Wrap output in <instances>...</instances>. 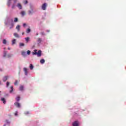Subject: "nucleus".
<instances>
[{
    "label": "nucleus",
    "mask_w": 126,
    "mask_h": 126,
    "mask_svg": "<svg viewBox=\"0 0 126 126\" xmlns=\"http://www.w3.org/2000/svg\"><path fill=\"white\" fill-rule=\"evenodd\" d=\"M14 36L15 37H16V38H19V35H18V34H17V33H14Z\"/></svg>",
    "instance_id": "12"
},
{
    "label": "nucleus",
    "mask_w": 126,
    "mask_h": 126,
    "mask_svg": "<svg viewBox=\"0 0 126 126\" xmlns=\"http://www.w3.org/2000/svg\"><path fill=\"white\" fill-rule=\"evenodd\" d=\"M24 88V87H23V86H21L20 87V90L21 91H23Z\"/></svg>",
    "instance_id": "17"
},
{
    "label": "nucleus",
    "mask_w": 126,
    "mask_h": 126,
    "mask_svg": "<svg viewBox=\"0 0 126 126\" xmlns=\"http://www.w3.org/2000/svg\"><path fill=\"white\" fill-rule=\"evenodd\" d=\"M28 69H27V68H26V67L24 68V71L25 72V75H27L28 74Z\"/></svg>",
    "instance_id": "5"
},
{
    "label": "nucleus",
    "mask_w": 126,
    "mask_h": 126,
    "mask_svg": "<svg viewBox=\"0 0 126 126\" xmlns=\"http://www.w3.org/2000/svg\"><path fill=\"white\" fill-rule=\"evenodd\" d=\"M14 2L15 3V2H16V0H14Z\"/></svg>",
    "instance_id": "35"
},
{
    "label": "nucleus",
    "mask_w": 126,
    "mask_h": 126,
    "mask_svg": "<svg viewBox=\"0 0 126 126\" xmlns=\"http://www.w3.org/2000/svg\"><path fill=\"white\" fill-rule=\"evenodd\" d=\"M16 29H17V30L18 31V32H19V31L20 30V26H19V25L17 26Z\"/></svg>",
    "instance_id": "11"
},
{
    "label": "nucleus",
    "mask_w": 126,
    "mask_h": 126,
    "mask_svg": "<svg viewBox=\"0 0 126 126\" xmlns=\"http://www.w3.org/2000/svg\"><path fill=\"white\" fill-rule=\"evenodd\" d=\"M14 105L16 106V107H17V108H20V103H19L18 102H16L14 103Z\"/></svg>",
    "instance_id": "4"
},
{
    "label": "nucleus",
    "mask_w": 126,
    "mask_h": 126,
    "mask_svg": "<svg viewBox=\"0 0 126 126\" xmlns=\"http://www.w3.org/2000/svg\"><path fill=\"white\" fill-rule=\"evenodd\" d=\"M37 49L34 50L33 52H32V55L35 56L37 55V57H41L42 56V51L39 50L37 52Z\"/></svg>",
    "instance_id": "1"
},
{
    "label": "nucleus",
    "mask_w": 126,
    "mask_h": 126,
    "mask_svg": "<svg viewBox=\"0 0 126 126\" xmlns=\"http://www.w3.org/2000/svg\"><path fill=\"white\" fill-rule=\"evenodd\" d=\"M1 101L3 102V104H6V101L5 100V99L3 97L1 98Z\"/></svg>",
    "instance_id": "8"
},
{
    "label": "nucleus",
    "mask_w": 126,
    "mask_h": 126,
    "mask_svg": "<svg viewBox=\"0 0 126 126\" xmlns=\"http://www.w3.org/2000/svg\"><path fill=\"white\" fill-rule=\"evenodd\" d=\"M23 26L24 27H25V26H26V24L25 23L23 24Z\"/></svg>",
    "instance_id": "34"
},
{
    "label": "nucleus",
    "mask_w": 126,
    "mask_h": 126,
    "mask_svg": "<svg viewBox=\"0 0 126 126\" xmlns=\"http://www.w3.org/2000/svg\"><path fill=\"white\" fill-rule=\"evenodd\" d=\"M25 39L27 42L29 41V37H26Z\"/></svg>",
    "instance_id": "25"
},
{
    "label": "nucleus",
    "mask_w": 126,
    "mask_h": 126,
    "mask_svg": "<svg viewBox=\"0 0 126 126\" xmlns=\"http://www.w3.org/2000/svg\"><path fill=\"white\" fill-rule=\"evenodd\" d=\"M47 7V3H43L41 6V8L43 10H46V8Z\"/></svg>",
    "instance_id": "2"
},
{
    "label": "nucleus",
    "mask_w": 126,
    "mask_h": 126,
    "mask_svg": "<svg viewBox=\"0 0 126 126\" xmlns=\"http://www.w3.org/2000/svg\"><path fill=\"white\" fill-rule=\"evenodd\" d=\"M6 54H7L6 51H4V54H3V57H6Z\"/></svg>",
    "instance_id": "24"
},
{
    "label": "nucleus",
    "mask_w": 126,
    "mask_h": 126,
    "mask_svg": "<svg viewBox=\"0 0 126 126\" xmlns=\"http://www.w3.org/2000/svg\"><path fill=\"white\" fill-rule=\"evenodd\" d=\"M21 15H22V16H24V15H25V14H26V13L25 12V11H22L21 12Z\"/></svg>",
    "instance_id": "10"
},
{
    "label": "nucleus",
    "mask_w": 126,
    "mask_h": 126,
    "mask_svg": "<svg viewBox=\"0 0 126 126\" xmlns=\"http://www.w3.org/2000/svg\"><path fill=\"white\" fill-rule=\"evenodd\" d=\"M27 3H28V1L25 0V1H24V4H27Z\"/></svg>",
    "instance_id": "30"
},
{
    "label": "nucleus",
    "mask_w": 126,
    "mask_h": 126,
    "mask_svg": "<svg viewBox=\"0 0 126 126\" xmlns=\"http://www.w3.org/2000/svg\"><path fill=\"white\" fill-rule=\"evenodd\" d=\"M18 82L17 81V80H16L14 84V85H16L17 84H18Z\"/></svg>",
    "instance_id": "28"
},
{
    "label": "nucleus",
    "mask_w": 126,
    "mask_h": 126,
    "mask_svg": "<svg viewBox=\"0 0 126 126\" xmlns=\"http://www.w3.org/2000/svg\"><path fill=\"white\" fill-rule=\"evenodd\" d=\"M16 100L17 102H19V101H20V96L18 95L17 97L16 98Z\"/></svg>",
    "instance_id": "9"
},
{
    "label": "nucleus",
    "mask_w": 126,
    "mask_h": 126,
    "mask_svg": "<svg viewBox=\"0 0 126 126\" xmlns=\"http://www.w3.org/2000/svg\"><path fill=\"white\" fill-rule=\"evenodd\" d=\"M11 90L10 91V93H12V92L13 91V87L11 86L10 87Z\"/></svg>",
    "instance_id": "18"
},
{
    "label": "nucleus",
    "mask_w": 126,
    "mask_h": 126,
    "mask_svg": "<svg viewBox=\"0 0 126 126\" xmlns=\"http://www.w3.org/2000/svg\"><path fill=\"white\" fill-rule=\"evenodd\" d=\"M5 126V125H4V126Z\"/></svg>",
    "instance_id": "41"
},
{
    "label": "nucleus",
    "mask_w": 126,
    "mask_h": 126,
    "mask_svg": "<svg viewBox=\"0 0 126 126\" xmlns=\"http://www.w3.org/2000/svg\"><path fill=\"white\" fill-rule=\"evenodd\" d=\"M7 123H8L7 121H6Z\"/></svg>",
    "instance_id": "42"
},
{
    "label": "nucleus",
    "mask_w": 126,
    "mask_h": 126,
    "mask_svg": "<svg viewBox=\"0 0 126 126\" xmlns=\"http://www.w3.org/2000/svg\"><path fill=\"white\" fill-rule=\"evenodd\" d=\"M17 6L19 8V9H22V6L21 3H18Z\"/></svg>",
    "instance_id": "7"
},
{
    "label": "nucleus",
    "mask_w": 126,
    "mask_h": 126,
    "mask_svg": "<svg viewBox=\"0 0 126 126\" xmlns=\"http://www.w3.org/2000/svg\"><path fill=\"white\" fill-rule=\"evenodd\" d=\"M24 34V32H23V33H22V35H23Z\"/></svg>",
    "instance_id": "39"
},
{
    "label": "nucleus",
    "mask_w": 126,
    "mask_h": 126,
    "mask_svg": "<svg viewBox=\"0 0 126 126\" xmlns=\"http://www.w3.org/2000/svg\"><path fill=\"white\" fill-rule=\"evenodd\" d=\"M18 21V19L17 18H15L14 19V22H17Z\"/></svg>",
    "instance_id": "21"
},
{
    "label": "nucleus",
    "mask_w": 126,
    "mask_h": 126,
    "mask_svg": "<svg viewBox=\"0 0 126 126\" xmlns=\"http://www.w3.org/2000/svg\"><path fill=\"white\" fill-rule=\"evenodd\" d=\"M6 80H7V76L4 77L3 78V81L4 82H5V81H6Z\"/></svg>",
    "instance_id": "13"
},
{
    "label": "nucleus",
    "mask_w": 126,
    "mask_h": 126,
    "mask_svg": "<svg viewBox=\"0 0 126 126\" xmlns=\"http://www.w3.org/2000/svg\"><path fill=\"white\" fill-rule=\"evenodd\" d=\"M1 93V91H0V93Z\"/></svg>",
    "instance_id": "40"
},
{
    "label": "nucleus",
    "mask_w": 126,
    "mask_h": 126,
    "mask_svg": "<svg viewBox=\"0 0 126 126\" xmlns=\"http://www.w3.org/2000/svg\"><path fill=\"white\" fill-rule=\"evenodd\" d=\"M47 32H50V31H47Z\"/></svg>",
    "instance_id": "38"
},
{
    "label": "nucleus",
    "mask_w": 126,
    "mask_h": 126,
    "mask_svg": "<svg viewBox=\"0 0 126 126\" xmlns=\"http://www.w3.org/2000/svg\"><path fill=\"white\" fill-rule=\"evenodd\" d=\"M31 32V29H28L27 30V33L28 34Z\"/></svg>",
    "instance_id": "16"
},
{
    "label": "nucleus",
    "mask_w": 126,
    "mask_h": 126,
    "mask_svg": "<svg viewBox=\"0 0 126 126\" xmlns=\"http://www.w3.org/2000/svg\"><path fill=\"white\" fill-rule=\"evenodd\" d=\"M73 126H78V121H75L72 124Z\"/></svg>",
    "instance_id": "6"
},
{
    "label": "nucleus",
    "mask_w": 126,
    "mask_h": 126,
    "mask_svg": "<svg viewBox=\"0 0 126 126\" xmlns=\"http://www.w3.org/2000/svg\"><path fill=\"white\" fill-rule=\"evenodd\" d=\"M22 56L25 57V56H26V53L24 51H22Z\"/></svg>",
    "instance_id": "15"
},
{
    "label": "nucleus",
    "mask_w": 126,
    "mask_h": 126,
    "mask_svg": "<svg viewBox=\"0 0 126 126\" xmlns=\"http://www.w3.org/2000/svg\"><path fill=\"white\" fill-rule=\"evenodd\" d=\"M16 42V39H14L12 41V45H14V44H15Z\"/></svg>",
    "instance_id": "14"
},
{
    "label": "nucleus",
    "mask_w": 126,
    "mask_h": 126,
    "mask_svg": "<svg viewBox=\"0 0 126 126\" xmlns=\"http://www.w3.org/2000/svg\"><path fill=\"white\" fill-rule=\"evenodd\" d=\"M40 63H45V60H44V59H41V60H40Z\"/></svg>",
    "instance_id": "19"
},
{
    "label": "nucleus",
    "mask_w": 126,
    "mask_h": 126,
    "mask_svg": "<svg viewBox=\"0 0 126 126\" xmlns=\"http://www.w3.org/2000/svg\"><path fill=\"white\" fill-rule=\"evenodd\" d=\"M20 47H24V43H19Z\"/></svg>",
    "instance_id": "22"
},
{
    "label": "nucleus",
    "mask_w": 126,
    "mask_h": 126,
    "mask_svg": "<svg viewBox=\"0 0 126 126\" xmlns=\"http://www.w3.org/2000/svg\"><path fill=\"white\" fill-rule=\"evenodd\" d=\"M14 25L13 24V23L11 24V26L12 27H13Z\"/></svg>",
    "instance_id": "33"
},
{
    "label": "nucleus",
    "mask_w": 126,
    "mask_h": 126,
    "mask_svg": "<svg viewBox=\"0 0 126 126\" xmlns=\"http://www.w3.org/2000/svg\"><path fill=\"white\" fill-rule=\"evenodd\" d=\"M8 50H10V48L8 47Z\"/></svg>",
    "instance_id": "37"
},
{
    "label": "nucleus",
    "mask_w": 126,
    "mask_h": 126,
    "mask_svg": "<svg viewBox=\"0 0 126 126\" xmlns=\"http://www.w3.org/2000/svg\"><path fill=\"white\" fill-rule=\"evenodd\" d=\"M27 53L28 55H30V54L31 53V51H30V50H28L27 51Z\"/></svg>",
    "instance_id": "26"
},
{
    "label": "nucleus",
    "mask_w": 126,
    "mask_h": 126,
    "mask_svg": "<svg viewBox=\"0 0 126 126\" xmlns=\"http://www.w3.org/2000/svg\"><path fill=\"white\" fill-rule=\"evenodd\" d=\"M37 41L38 43H41L42 42V39H41V38H38Z\"/></svg>",
    "instance_id": "23"
},
{
    "label": "nucleus",
    "mask_w": 126,
    "mask_h": 126,
    "mask_svg": "<svg viewBox=\"0 0 126 126\" xmlns=\"http://www.w3.org/2000/svg\"><path fill=\"white\" fill-rule=\"evenodd\" d=\"M9 86V83L8 82H7V83H6L7 87H8Z\"/></svg>",
    "instance_id": "31"
},
{
    "label": "nucleus",
    "mask_w": 126,
    "mask_h": 126,
    "mask_svg": "<svg viewBox=\"0 0 126 126\" xmlns=\"http://www.w3.org/2000/svg\"><path fill=\"white\" fill-rule=\"evenodd\" d=\"M2 69H1V68H0V71H2Z\"/></svg>",
    "instance_id": "36"
},
{
    "label": "nucleus",
    "mask_w": 126,
    "mask_h": 126,
    "mask_svg": "<svg viewBox=\"0 0 126 126\" xmlns=\"http://www.w3.org/2000/svg\"><path fill=\"white\" fill-rule=\"evenodd\" d=\"M40 34H41V35H42V36H44L45 35V32H41Z\"/></svg>",
    "instance_id": "29"
},
{
    "label": "nucleus",
    "mask_w": 126,
    "mask_h": 126,
    "mask_svg": "<svg viewBox=\"0 0 126 126\" xmlns=\"http://www.w3.org/2000/svg\"><path fill=\"white\" fill-rule=\"evenodd\" d=\"M30 69L32 70L33 69V67H34V66H33V64H30Z\"/></svg>",
    "instance_id": "20"
},
{
    "label": "nucleus",
    "mask_w": 126,
    "mask_h": 126,
    "mask_svg": "<svg viewBox=\"0 0 126 126\" xmlns=\"http://www.w3.org/2000/svg\"><path fill=\"white\" fill-rule=\"evenodd\" d=\"M3 44H6V40L5 39L3 40Z\"/></svg>",
    "instance_id": "27"
},
{
    "label": "nucleus",
    "mask_w": 126,
    "mask_h": 126,
    "mask_svg": "<svg viewBox=\"0 0 126 126\" xmlns=\"http://www.w3.org/2000/svg\"><path fill=\"white\" fill-rule=\"evenodd\" d=\"M18 115V112L17 111H16L15 113V116H17Z\"/></svg>",
    "instance_id": "32"
},
{
    "label": "nucleus",
    "mask_w": 126,
    "mask_h": 126,
    "mask_svg": "<svg viewBox=\"0 0 126 126\" xmlns=\"http://www.w3.org/2000/svg\"><path fill=\"white\" fill-rule=\"evenodd\" d=\"M36 35H38V33H36Z\"/></svg>",
    "instance_id": "43"
},
{
    "label": "nucleus",
    "mask_w": 126,
    "mask_h": 126,
    "mask_svg": "<svg viewBox=\"0 0 126 126\" xmlns=\"http://www.w3.org/2000/svg\"><path fill=\"white\" fill-rule=\"evenodd\" d=\"M33 13H34V10L32 9L28 11L29 15H32Z\"/></svg>",
    "instance_id": "3"
}]
</instances>
